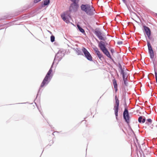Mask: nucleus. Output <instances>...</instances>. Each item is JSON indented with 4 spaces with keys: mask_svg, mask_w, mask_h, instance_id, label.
Segmentation results:
<instances>
[{
    "mask_svg": "<svg viewBox=\"0 0 157 157\" xmlns=\"http://www.w3.org/2000/svg\"><path fill=\"white\" fill-rule=\"evenodd\" d=\"M52 72V69L51 68L48 71V73H47L46 76L45 77H47L49 79V76L51 74Z\"/></svg>",
    "mask_w": 157,
    "mask_h": 157,
    "instance_id": "nucleus-17",
    "label": "nucleus"
},
{
    "mask_svg": "<svg viewBox=\"0 0 157 157\" xmlns=\"http://www.w3.org/2000/svg\"><path fill=\"white\" fill-rule=\"evenodd\" d=\"M49 79L47 77H45L44 80L41 85V87H43L44 86L46 85L49 82Z\"/></svg>",
    "mask_w": 157,
    "mask_h": 157,
    "instance_id": "nucleus-12",
    "label": "nucleus"
},
{
    "mask_svg": "<svg viewBox=\"0 0 157 157\" xmlns=\"http://www.w3.org/2000/svg\"><path fill=\"white\" fill-rule=\"evenodd\" d=\"M24 103H19V104H24Z\"/></svg>",
    "mask_w": 157,
    "mask_h": 157,
    "instance_id": "nucleus-32",
    "label": "nucleus"
},
{
    "mask_svg": "<svg viewBox=\"0 0 157 157\" xmlns=\"http://www.w3.org/2000/svg\"><path fill=\"white\" fill-rule=\"evenodd\" d=\"M138 121L139 123H144L145 121V118L144 117L141 116L138 118Z\"/></svg>",
    "mask_w": 157,
    "mask_h": 157,
    "instance_id": "nucleus-15",
    "label": "nucleus"
},
{
    "mask_svg": "<svg viewBox=\"0 0 157 157\" xmlns=\"http://www.w3.org/2000/svg\"><path fill=\"white\" fill-rule=\"evenodd\" d=\"M123 116L124 119L127 123L128 124L130 122V117L128 113V109L125 108Z\"/></svg>",
    "mask_w": 157,
    "mask_h": 157,
    "instance_id": "nucleus-6",
    "label": "nucleus"
},
{
    "mask_svg": "<svg viewBox=\"0 0 157 157\" xmlns=\"http://www.w3.org/2000/svg\"><path fill=\"white\" fill-rule=\"evenodd\" d=\"M77 2H73V3L71 5L70 7V10H72V8L74 11H76L78 8V5L76 3Z\"/></svg>",
    "mask_w": 157,
    "mask_h": 157,
    "instance_id": "nucleus-11",
    "label": "nucleus"
},
{
    "mask_svg": "<svg viewBox=\"0 0 157 157\" xmlns=\"http://www.w3.org/2000/svg\"><path fill=\"white\" fill-rule=\"evenodd\" d=\"M94 50L95 52V53L99 51L98 49L97 48H94Z\"/></svg>",
    "mask_w": 157,
    "mask_h": 157,
    "instance_id": "nucleus-25",
    "label": "nucleus"
},
{
    "mask_svg": "<svg viewBox=\"0 0 157 157\" xmlns=\"http://www.w3.org/2000/svg\"><path fill=\"white\" fill-rule=\"evenodd\" d=\"M68 16H69V17H70L69 15H68Z\"/></svg>",
    "mask_w": 157,
    "mask_h": 157,
    "instance_id": "nucleus-33",
    "label": "nucleus"
},
{
    "mask_svg": "<svg viewBox=\"0 0 157 157\" xmlns=\"http://www.w3.org/2000/svg\"><path fill=\"white\" fill-rule=\"evenodd\" d=\"M82 51L84 53L85 57L87 59L90 61H92V60L91 56L85 48H83L82 49Z\"/></svg>",
    "mask_w": 157,
    "mask_h": 157,
    "instance_id": "nucleus-7",
    "label": "nucleus"
},
{
    "mask_svg": "<svg viewBox=\"0 0 157 157\" xmlns=\"http://www.w3.org/2000/svg\"><path fill=\"white\" fill-rule=\"evenodd\" d=\"M50 2V0H44L42 2L41 6L42 7L48 5Z\"/></svg>",
    "mask_w": 157,
    "mask_h": 157,
    "instance_id": "nucleus-14",
    "label": "nucleus"
},
{
    "mask_svg": "<svg viewBox=\"0 0 157 157\" xmlns=\"http://www.w3.org/2000/svg\"><path fill=\"white\" fill-rule=\"evenodd\" d=\"M143 28L144 30V31L147 36L148 38L149 39H150V36L151 35V31L150 30V29L148 27L145 26L144 25L143 26Z\"/></svg>",
    "mask_w": 157,
    "mask_h": 157,
    "instance_id": "nucleus-9",
    "label": "nucleus"
},
{
    "mask_svg": "<svg viewBox=\"0 0 157 157\" xmlns=\"http://www.w3.org/2000/svg\"><path fill=\"white\" fill-rule=\"evenodd\" d=\"M98 46L100 48V49L106 56L110 59L112 58L109 52L106 48V45L104 42L102 41L99 42Z\"/></svg>",
    "mask_w": 157,
    "mask_h": 157,
    "instance_id": "nucleus-2",
    "label": "nucleus"
},
{
    "mask_svg": "<svg viewBox=\"0 0 157 157\" xmlns=\"http://www.w3.org/2000/svg\"><path fill=\"white\" fill-rule=\"evenodd\" d=\"M1 19H0V21H1Z\"/></svg>",
    "mask_w": 157,
    "mask_h": 157,
    "instance_id": "nucleus-34",
    "label": "nucleus"
},
{
    "mask_svg": "<svg viewBox=\"0 0 157 157\" xmlns=\"http://www.w3.org/2000/svg\"><path fill=\"white\" fill-rule=\"evenodd\" d=\"M147 45L148 47V52L150 55V58L151 59H153L154 57L153 51L152 50L151 45L149 42H147Z\"/></svg>",
    "mask_w": 157,
    "mask_h": 157,
    "instance_id": "nucleus-8",
    "label": "nucleus"
},
{
    "mask_svg": "<svg viewBox=\"0 0 157 157\" xmlns=\"http://www.w3.org/2000/svg\"><path fill=\"white\" fill-rule=\"evenodd\" d=\"M39 9V7H38L36 8L33 10L30 13L22 15L21 18L23 19H25L27 17H33L36 14L37 12L38 11Z\"/></svg>",
    "mask_w": 157,
    "mask_h": 157,
    "instance_id": "nucleus-3",
    "label": "nucleus"
},
{
    "mask_svg": "<svg viewBox=\"0 0 157 157\" xmlns=\"http://www.w3.org/2000/svg\"><path fill=\"white\" fill-rule=\"evenodd\" d=\"M41 0H40V1H41Z\"/></svg>",
    "mask_w": 157,
    "mask_h": 157,
    "instance_id": "nucleus-35",
    "label": "nucleus"
},
{
    "mask_svg": "<svg viewBox=\"0 0 157 157\" xmlns=\"http://www.w3.org/2000/svg\"><path fill=\"white\" fill-rule=\"evenodd\" d=\"M0 26H1L0 25Z\"/></svg>",
    "mask_w": 157,
    "mask_h": 157,
    "instance_id": "nucleus-36",
    "label": "nucleus"
},
{
    "mask_svg": "<svg viewBox=\"0 0 157 157\" xmlns=\"http://www.w3.org/2000/svg\"><path fill=\"white\" fill-rule=\"evenodd\" d=\"M71 0L73 2H78L79 1V0Z\"/></svg>",
    "mask_w": 157,
    "mask_h": 157,
    "instance_id": "nucleus-27",
    "label": "nucleus"
},
{
    "mask_svg": "<svg viewBox=\"0 0 157 157\" xmlns=\"http://www.w3.org/2000/svg\"><path fill=\"white\" fill-rule=\"evenodd\" d=\"M81 8V10L85 12L88 15H91L94 13V9L92 5L89 4H82Z\"/></svg>",
    "mask_w": 157,
    "mask_h": 157,
    "instance_id": "nucleus-1",
    "label": "nucleus"
},
{
    "mask_svg": "<svg viewBox=\"0 0 157 157\" xmlns=\"http://www.w3.org/2000/svg\"><path fill=\"white\" fill-rule=\"evenodd\" d=\"M111 52H112V53H113V52H114V50L113 49H111Z\"/></svg>",
    "mask_w": 157,
    "mask_h": 157,
    "instance_id": "nucleus-30",
    "label": "nucleus"
},
{
    "mask_svg": "<svg viewBox=\"0 0 157 157\" xmlns=\"http://www.w3.org/2000/svg\"><path fill=\"white\" fill-rule=\"evenodd\" d=\"M96 53L98 57L99 58V59H101V58L102 57V55L100 52L99 51Z\"/></svg>",
    "mask_w": 157,
    "mask_h": 157,
    "instance_id": "nucleus-19",
    "label": "nucleus"
},
{
    "mask_svg": "<svg viewBox=\"0 0 157 157\" xmlns=\"http://www.w3.org/2000/svg\"><path fill=\"white\" fill-rule=\"evenodd\" d=\"M10 18V16L8 15H6L5 16H4L2 17V18H1L0 19H1V21L2 20H5L6 19H9Z\"/></svg>",
    "mask_w": 157,
    "mask_h": 157,
    "instance_id": "nucleus-20",
    "label": "nucleus"
},
{
    "mask_svg": "<svg viewBox=\"0 0 157 157\" xmlns=\"http://www.w3.org/2000/svg\"><path fill=\"white\" fill-rule=\"evenodd\" d=\"M94 33L100 40H104L103 36V35L100 31L99 30H96L94 32Z\"/></svg>",
    "mask_w": 157,
    "mask_h": 157,
    "instance_id": "nucleus-10",
    "label": "nucleus"
},
{
    "mask_svg": "<svg viewBox=\"0 0 157 157\" xmlns=\"http://www.w3.org/2000/svg\"><path fill=\"white\" fill-rule=\"evenodd\" d=\"M61 17L62 19L66 22H67L68 21V19L67 17V14H65V13L61 15Z\"/></svg>",
    "mask_w": 157,
    "mask_h": 157,
    "instance_id": "nucleus-13",
    "label": "nucleus"
},
{
    "mask_svg": "<svg viewBox=\"0 0 157 157\" xmlns=\"http://www.w3.org/2000/svg\"><path fill=\"white\" fill-rule=\"evenodd\" d=\"M82 122H84L85 123H86V121H82Z\"/></svg>",
    "mask_w": 157,
    "mask_h": 157,
    "instance_id": "nucleus-31",
    "label": "nucleus"
},
{
    "mask_svg": "<svg viewBox=\"0 0 157 157\" xmlns=\"http://www.w3.org/2000/svg\"><path fill=\"white\" fill-rule=\"evenodd\" d=\"M147 121L149 122V123H151V122H152V120L151 119H147Z\"/></svg>",
    "mask_w": 157,
    "mask_h": 157,
    "instance_id": "nucleus-26",
    "label": "nucleus"
},
{
    "mask_svg": "<svg viewBox=\"0 0 157 157\" xmlns=\"http://www.w3.org/2000/svg\"><path fill=\"white\" fill-rule=\"evenodd\" d=\"M39 2V0H34L33 2H31L29 5H26L23 8V10L21 11V12H23L29 9L32 6H34L35 4Z\"/></svg>",
    "mask_w": 157,
    "mask_h": 157,
    "instance_id": "nucleus-4",
    "label": "nucleus"
},
{
    "mask_svg": "<svg viewBox=\"0 0 157 157\" xmlns=\"http://www.w3.org/2000/svg\"><path fill=\"white\" fill-rule=\"evenodd\" d=\"M123 2L124 3H126V1L125 0H122Z\"/></svg>",
    "mask_w": 157,
    "mask_h": 157,
    "instance_id": "nucleus-29",
    "label": "nucleus"
},
{
    "mask_svg": "<svg viewBox=\"0 0 157 157\" xmlns=\"http://www.w3.org/2000/svg\"><path fill=\"white\" fill-rule=\"evenodd\" d=\"M39 93V89H38V90L37 94L36 95V99H35L34 100V101L35 103V104L36 105V107H37L38 110L39 111V106H38V105H37V104L35 102V100H36V98L38 97Z\"/></svg>",
    "mask_w": 157,
    "mask_h": 157,
    "instance_id": "nucleus-18",
    "label": "nucleus"
},
{
    "mask_svg": "<svg viewBox=\"0 0 157 157\" xmlns=\"http://www.w3.org/2000/svg\"><path fill=\"white\" fill-rule=\"evenodd\" d=\"M117 44H122V41L118 42Z\"/></svg>",
    "mask_w": 157,
    "mask_h": 157,
    "instance_id": "nucleus-28",
    "label": "nucleus"
},
{
    "mask_svg": "<svg viewBox=\"0 0 157 157\" xmlns=\"http://www.w3.org/2000/svg\"><path fill=\"white\" fill-rule=\"evenodd\" d=\"M77 27L79 29V30L82 33H83L85 32L84 30V29L82 28L79 25H77Z\"/></svg>",
    "mask_w": 157,
    "mask_h": 157,
    "instance_id": "nucleus-21",
    "label": "nucleus"
},
{
    "mask_svg": "<svg viewBox=\"0 0 157 157\" xmlns=\"http://www.w3.org/2000/svg\"><path fill=\"white\" fill-rule=\"evenodd\" d=\"M121 74L122 75L123 79H125L126 78H125L124 73V72L123 71H122V72H121Z\"/></svg>",
    "mask_w": 157,
    "mask_h": 157,
    "instance_id": "nucleus-23",
    "label": "nucleus"
},
{
    "mask_svg": "<svg viewBox=\"0 0 157 157\" xmlns=\"http://www.w3.org/2000/svg\"><path fill=\"white\" fill-rule=\"evenodd\" d=\"M123 80L124 81V83L125 85H127V78H126L125 79H124Z\"/></svg>",
    "mask_w": 157,
    "mask_h": 157,
    "instance_id": "nucleus-24",
    "label": "nucleus"
},
{
    "mask_svg": "<svg viewBox=\"0 0 157 157\" xmlns=\"http://www.w3.org/2000/svg\"><path fill=\"white\" fill-rule=\"evenodd\" d=\"M115 105L114 106V110L115 113L116 115V117L117 118L118 116V107L119 104V101L117 96L115 97Z\"/></svg>",
    "mask_w": 157,
    "mask_h": 157,
    "instance_id": "nucleus-5",
    "label": "nucleus"
},
{
    "mask_svg": "<svg viewBox=\"0 0 157 157\" xmlns=\"http://www.w3.org/2000/svg\"><path fill=\"white\" fill-rule=\"evenodd\" d=\"M51 41L52 42H53L55 41V37L54 36H51Z\"/></svg>",
    "mask_w": 157,
    "mask_h": 157,
    "instance_id": "nucleus-22",
    "label": "nucleus"
},
{
    "mask_svg": "<svg viewBox=\"0 0 157 157\" xmlns=\"http://www.w3.org/2000/svg\"><path fill=\"white\" fill-rule=\"evenodd\" d=\"M113 83L115 92H116L117 90V81L116 79H114L113 80Z\"/></svg>",
    "mask_w": 157,
    "mask_h": 157,
    "instance_id": "nucleus-16",
    "label": "nucleus"
}]
</instances>
